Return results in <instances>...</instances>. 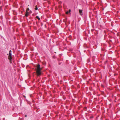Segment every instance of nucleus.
<instances>
[{"mask_svg":"<svg viewBox=\"0 0 120 120\" xmlns=\"http://www.w3.org/2000/svg\"><path fill=\"white\" fill-rule=\"evenodd\" d=\"M42 68H40V65L39 64H38L37 67V68L35 69V70L37 73V75L38 76H39L41 74V70Z\"/></svg>","mask_w":120,"mask_h":120,"instance_id":"1","label":"nucleus"},{"mask_svg":"<svg viewBox=\"0 0 120 120\" xmlns=\"http://www.w3.org/2000/svg\"><path fill=\"white\" fill-rule=\"evenodd\" d=\"M9 53L8 56V59L10 60V62L11 63L12 61V57L11 55V51L10 50L9 51Z\"/></svg>","mask_w":120,"mask_h":120,"instance_id":"2","label":"nucleus"},{"mask_svg":"<svg viewBox=\"0 0 120 120\" xmlns=\"http://www.w3.org/2000/svg\"><path fill=\"white\" fill-rule=\"evenodd\" d=\"M79 12L80 15H82L83 14L82 11L80 9L79 10Z\"/></svg>","mask_w":120,"mask_h":120,"instance_id":"3","label":"nucleus"},{"mask_svg":"<svg viewBox=\"0 0 120 120\" xmlns=\"http://www.w3.org/2000/svg\"><path fill=\"white\" fill-rule=\"evenodd\" d=\"M29 12H26L25 14V16L26 17H27L29 15Z\"/></svg>","mask_w":120,"mask_h":120,"instance_id":"4","label":"nucleus"},{"mask_svg":"<svg viewBox=\"0 0 120 120\" xmlns=\"http://www.w3.org/2000/svg\"><path fill=\"white\" fill-rule=\"evenodd\" d=\"M36 18L38 19L39 20H40V19L39 18V16H36Z\"/></svg>","mask_w":120,"mask_h":120,"instance_id":"5","label":"nucleus"},{"mask_svg":"<svg viewBox=\"0 0 120 120\" xmlns=\"http://www.w3.org/2000/svg\"><path fill=\"white\" fill-rule=\"evenodd\" d=\"M29 8H28L26 9V12H29L28 11H29Z\"/></svg>","mask_w":120,"mask_h":120,"instance_id":"6","label":"nucleus"},{"mask_svg":"<svg viewBox=\"0 0 120 120\" xmlns=\"http://www.w3.org/2000/svg\"><path fill=\"white\" fill-rule=\"evenodd\" d=\"M36 8H35V10H38V8H37V6H36Z\"/></svg>","mask_w":120,"mask_h":120,"instance_id":"7","label":"nucleus"},{"mask_svg":"<svg viewBox=\"0 0 120 120\" xmlns=\"http://www.w3.org/2000/svg\"><path fill=\"white\" fill-rule=\"evenodd\" d=\"M69 13V11H67L66 12V13L67 14H68Z\"/></svg>","mask_w":120,"mask_h":120,"instance_id":"8","label":"nucleus"},{"mask_svg":"<svg viewBox=\"0 0 120 120\" xmlns=\"http://www.w3.org/2000/svg\"><path fill=\"white\" fill-rule=\"evenodd\" d=\"M71 10L70 9L69 10V11H69V13L70 12H71Z\"/></svg>","mask_w":120,"mask_h":120,"instance_id":"9","label":"nucleus"},{"mask_svg":"<svg viewBox=\"0 0 120 120\" xmlns=\"http://www.w3.org/2000/svg\"><path fill=\"white\" fill-rule=\"evenodd\" d=\"M25 117H27V115H25Z\"/></svg>","mask_w":120,"mask_h":120,"instance_id":"10","label":"nucleus"}]
</instances>
